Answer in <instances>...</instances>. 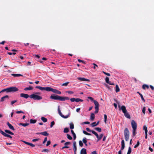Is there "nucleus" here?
<instances>
[{"label": "nucleus", "instance_id": "nucleus-48", "mask_svg": "<svg viewBox=\"0 0 154 154\" xmlns=\"http://www.w3.org/2000/svg\"><path fill=\"white\" fill-rule=\"evenodd\" d=\"M5 137H9L10 138H12V137L10 135L7 134H6L5 135Z\"/></svg>", "mask_w": 154, "mask_h": 154}, {"label": "nucleus", "instance_id": "nucleus-60", "mask_svg": "<svg viewBox=\"0 0 154 154\" xmlns=\"http://www.w3.org/2000/svg\"><path fill=\"white\" fill-rule=\"evenodd\" d=\"M109 84L111 85H114V83L113 82H111L110 81H109V83H108Z\"/></svg>", "mask_w": 154, "mask_h": 154}, {"label": "nucleus", "instance_id": "nucleus-29", "mask_svg": "<svg viewBox=\"0 0 154 154\" xmlns=\"http://www.w3.org/2000/svg\"><path fill=\"white\" fill-rule=\"evenodd\" d=\"M95 129L99 132H101L102 131L101 128L99 127L96 128H95Z\"/></svg>", "mask_w": 154, "mask_h": 154}, {"label": "nucleus", "instance_id": "nucleus-2", "mask_svg": "<svg viewBox=\"0 0 154 154\" xmlns=\"http://www.w3.org/2000/svg\"><path fill=\"white\" fill-rule=\"evenodd\" d=\"M50 98L53 100H59L64 101L66 100H69V98L67 97H62L54 94H52L50 97Z\"/></svg>", "mask_w": 154, "mask_h": 154}, {"label": "nucleus", "instance_id": "nucleus-23", "mask_svg": "<svg viewBox=\"0 0 154 154\" xmlns=\"http://www.w3.org/2000/svg\"><path fill=\"white\" fill-rule=\"evenodd\" d=\"M95 118L94 114V113H92L91 114L90 119L92 120H93Z\"/></svg>", "mask_w": 154, "mask_h": 154}, {"label": "nucleus", "instance_id": "nucleus-44", "mask_svg": "<svg viewBox=\"0 0 154 154\" xmlns=\"http://www.w3.org/2000/svg\"><path fill=\"white\" fill-rule=\"evenodd\" d=\"M91 125L92 127H94L95 126H96V122H94L92 123V124H91Z\"/></svg>", "mask_w": 154, "mask_h": 154}, {"label": "nucleus", "instance_id": "nucleus-33", "mask_svg": "<svg viewBox=\"0 0 154 154\" xmlns=\"http://www.w3.org/2000/svg\"><path fill=\"white\" fill-rule=\"evenodd\" d=\"M69 131V128H64L63 131V132L65 133H68Z\"/></svg>", "mask_w": 154, "mask_h": 154}, {"label": "nucleus", "instance_id": "nucleus-41", "mask_svg": "<svg viewBox=\"0 0 154 154\" xmlns=\"http://www.w3.org/2000/svg\"><path fill=\"white\" fill-rule=\"evenodd\" d=\"M79 145L81 147H82L83 146V144L81 140L79 141Z\"/></svg>", "mask_w": 154, "mask_h": 154}, {"label": "nucleus", "instance_id": "nucleus-25", "mask_svg": "<svg viewBox=\"0 0 154 154\" xmlns=\"http://www.w3.org/2000/svg\"><path fill=\"white\" fill-rule=\"evenodd\" d=\"M42 135L45 136H48L49 135V134L47 133V131H44L43 132H41Z\"/></svg>", "mask_w": 154, "mask_h": 154}, {"label": "nucleus", "instance_id": "nucleus-18", "mask_svg": "<svg viewBox=\"0 0 154 154\" xmlns=\"http://www.w3.org/2000/svg\"><path fill=\"white\" fill-rule=\"evenodd\" d=\"M149 88V87L148 85L146 84H143L142 85V88L145 90L146 88H147V89H148Z\"/></svg>", "mask_w": 154, "mask_h": 154}, {"label": "nucleus", "instance_id": "nucleus-39", "mask_svg": "<svg viewBox=\"0 0 154 154\" xmlns=\"http://www.w3.org/2000/svg\"><path fill=\"white\" fill-rule=\"evenodd\" d=\"M104 122L105 124L106 123V120L107 119V116L106 114H104Z\"/></svg>", "mask_w": 154, "mask_h": 154}, {"label": "nucleus", "instance_id": "nucleus-11", "mask_svg": "<svg viewBox=\"0 0 154 154\" xmlns=\"http://www.w3.org/2000/svg\"><path fill=\"white\" fill-rule=\"evenodd\" d=\"M118 107L119 109L121 108L120 106L119 105ZM121 109L123 113H125L126 112H127V111L126 108V107L125 106L123 105L121 107Z\"/></svg>", "mask_w": 154, "mask_h": 154}, {"label": "nucleus", "instance_id": "nucleus-63", "mask_svg": "<svg viewBox=\"0 0 154 154\" xmlns=\"http://www.w3.org/2000/svg\"><path fill=\"white\" fill-rule=\"evenodd\" d=\"M51 141H47V143L46 144V146H48L51 144Z\"/></svg>", "mask_w": 154, "mask_h": 154}, {"label": "nucleus", "instance_id": "nucleus-15", "mask_svg": "<svg viewBox=\"0 0 154 154\" xmlns=\"http://www.w3.org/2000/svg\"><path fill=\"white\" fill-rule=\"evenodd\" d=\"M6 98H9L8 96L7 95H5L1 98V100H0V102H3L4 101Z\"/></svg>", "mask_w": 154, "mask_h": 154}, {"label": "nucleus", "instance_id": "nucleus-8", "mask_svg": "<svg viewBox=\"0 0 154 154\" xmlns=\"http://www.w3.org/2000/svg\"><path fill=\"white\" fill-rule=\"evenodd\" d=\"M131 125L133 129H137V124L134 120H132L131 122Z\"/></svg>", "mask_w": 154, "mask_h": 154}, {"label": "nucleus", "instance_id": "nucleus-36", "mask_svg": "<svg viewBox=\"0 0 154 154\" xmlns=\"http://www.w3.org/2000/svg\"><path fill=\"white\" fill-rule=\"evenodd\" d=\"M70 128L71 129H73L74 128V125L72 123L70 124Z\"/></svg>", "mask_w": 154, "mask_h": 154}, {"label": "nucleus", "instance_id": "nucleus-27", "mask_svg": "<svg viewBox=\"0 0 154 154\" xmlns=\"http://www.w3.org/2000/svg\"><path fill=\"white\" fill-rule=\"evenodd\" d=\"M120 89L118 85H116V92H119L120 91Z\"/></svg>", "mask_w": 154, "mask_h": 154}, {"label": "nucleus", "instance_id": "nucleus-12", "mask_svg": "<svg viewBox=\"0 0 154 154\" xmlns=\"http://www.w3.org/2000/svg\"><path fill=\"white\" fill-rule=\"evenodd\" d=\"M73 149L74 153H76L77 151V147L76 146V142L75 141H74L73 143Z\"/></svg>", "mask_w": 154, "mask_h": 154}, {"label": "nucleus", "instance_id": "nucleus-49", "mask_svg": "<svg viewBox=\"0 0 154 154\" xmlns=\"http://www.w3.org/2000/svg\"><path fill=\"white\" fill-rule=\"evenodd\" d=\"M55 122L54 121H52L51 122V124L50 125V127L52 128L53 126L54 125Z\"/></svg>", "mask_w": 154, "mask_h": 154}, {"label": "nucleus", "instance_id": "nucleus-13", "mask_svg": "<svg viewBox=\"0 0 154 154\" xmlns=\"http://www.w3.org/2000/svg\"><path fill=\"white\" fill-rule=\"evenodd\" d=\"M77 79L81 81H88L89 82L90 80L88 79H86L85 78H81V77H78L77 78Z\"/></svg>", "mask_w": 154, "mask_h": 154}, {"label": "nucleus", "instance_id": "nucleus-6", "mask_svg": "<svg viewBox=\"0 0 154 154\" xmlns=\"http://www.w3.org/2000/svg\"><path fill=\"white\" fill-rule=\"evenodd\" d=\"M94 103L95 105V113H97L98 112L99 104L98 102L96 100L94 101Z\"/></svg>", "mask_w": 154, "mask_h": 154}, {"label": "nucleus", "instance_id": "nucleus-46", "mask_svg": "<svg viewBox=\"0 0 154 154\" xmlns=\"http://www.w3.org/2000/svg\"><path fill=\"white\" fill-rule=\"evenodd\" d=\"M121 146H125L124 140H122L121 142Z\"/></svg>", "mask_w": 154, "mask_h": 154}, {"label": "nucleus", "instance_id": "nucleus-1", "mask_svg": "<svg viewBox=\"0 0 154 154\" xmlns=\"http://www.w3.org/2000/svg\"><path fill=\"white\" fill-rule=\"evenodd\" d=\"M36 88L38 89L41 91L45 90L47 91H52L53 93L57 94H61V91L56 89H53L51 87H43L41 86H36Z\"/></svg>", "mask_w": 154, "mask_h": 154}, {"label": "nucleus", "instance_id": "nucleus-32", "mask_svg": "<svg viewBox=\"0 0 154 154\" xmlns=\"http://www.w3.org/2000/svg\"><path fill=\"white\" fill-rule=\"evenodd\" d=\"M143 129L145 130V133H147V127L146 126L144 125L143 126Z\"/></svg>", "mask_w": 154, "mask_h": 154}, {"label": "nucleus", "instance_id": "nucleus-52", "mask_svg": "<svg viewBox=\"0 0 154 154\" xmlns=\"http://www.w3.org/2000/svg\"><path fill=\"white\" fill-rule=\"evenodd\" d=\"M103 72L104 74L108 76H110V74L109 73H106L104 71H103Z\"/></svg>", "mask_w": 154, "mask_h": 154}, {"label": "nucleus", "instance_id": "nucleus-34", "mask_svg": "<svg viewBox=\"0 0 154 154\" xmlns=\"http://www.w3.org/2000/svg\"><path fill=\"white\" fill-rule=\"evenodd\" d=\"M131 152V149L130 147H129L128 148V150L127 153V154H130Z\"/></svg>", "mask_w": 154, "mask_h": 154}, {"label": "nucleus", "instance_id": "nucleus-21", "mask_svg": "<svg viewBox=\"0 0 154 154\" xmlns=\"http://www.w3.org/2000/svg\"><path fill=\"white\" fill-rule=\"evenodd\" d=\"M33 89L32 87L31 86H29V87H26L24 89L25 91H28L32 90Z\"/></svg>", "mask_w": 154, "mask_h": 154}, {"label": "nucleus", "instance_id": "nucleus-58", "mask_svg": "<svg viewBox=\"0 0 154 154\" xmlns=\"http://www.w3.org/2000/svg\"><path fill=\"white\" fill-rule=\"evenodd\" d=\"M47 137H45V139H44V141L43 142V144L45 143L47 141Z\"/></svg>", "mask_w": 154, "mask_h": 154}, {"label": "nucleus", "instance_id": "nucleus-54", "mask_svg": "<svg viewBox=\"0 0 154 154\" xmlns=\"http://www.w3.org/2000/svg\"><path fill=\"white\" fill-rule=\"evenodd\" d=\"M29 125V123H23V126L24 127H26Z\"/></svg>", "mask_w": 154, "mask_h": 154}, {"label": "nucleus", "instance_id": "nucleus-4", "mask_svg": "<svg viewBox=\"0 0 154 154\" xmlns=\"http://www.w3.org/2000/svg\"><path fill=\"white\" fill-rule=\"evenodd\" d=\"M129 132L128 128H126L124 131V134L125 140L128 141L129 137Z\"/></svg>", "mask_w": 154, "mask_h": 154}, {"label": "nucleus", "instance_id": "nucleus-5", "mask_svg": "<svg viewBox=\"0 0 154 154\" xmlns=\"http://www.w3.org/2000/svg\"><path fill=\"white\" fill-rule=\"evenodd\" d=\"M30 98L33 99L35 100H40L42 98V96L34 94L30 95Z\"/></svg>", "mask_w": 154, "mask_h": 154}, {"label": "nucleus", "instance_id": "nucleus-50", "mask_svg": "<svg viewBox=\"0 0 154 154\" xmlns=\"http://www.w3.org/2000/svg\"><path fill=\"white\" fill-rule=\"evenodd\" d=\"M78 60V61L79 62H82V63H85V61H83V60H81L79 59Z\"/></svg>", "mask_w": 154, "mask_h": 154}, {"label": "nucleus", "instance_id": "nucleus-26", "mask_svg": "<svg viewBox=\"0 0 154 154\" xmlns=\"http://www.w3.org/2000/svg\"><path fill=\"white\" fill-rule=\"evenodd\" d=\"M71 132L72 134L73 135V139L74 140H75L76 138V134H75V133L74 132L73 130H71Z\"/></svg>", "mask_w": 154, "mask_h": 154}, {"label": "nucleus", "instance_id": "nucleus-47", "mask_svg": "<svg viewBox=\"0 0 154 154\" xmlns=\"http://www.w3.org/2000/svg\"><path fill=\"white\" fill-rule=\"evenodd\" d=\"M141 97V99L142 100H143V102H145V100L144 99V98L143 97V95H142V94H140V95Z\"/></svg>", "mask_w": 154, "mask_h": 154}, {"label": "nucleus", "instance_id": "nucleus-9", "mask_svg": "<svg viewBox=\"0 0 154 154\" xmlns=\"http://www.w3.org/2000/svg\"><path fill=\"white\" fill-rule=\"evenodd\" d=\"M94 134L96 136L97 139V142L100 140L102 139V137L103 136V134H100L99 136L98 134L96 132L95 133H94Z\"/></svg>", "mask_w": 154, "mask_h": 154}, {"label": "nucleus", "instance_id": "nucleus-59", "mask_svg": "<svg viewBox=\"0 0 154 154\" xmlns=\"http://www.w3.org/2000/svg\"><path fill=\"white\" fill-rule=\"evenodd\" d=\"M70 100L71 102L75 101V98H72L70 99Z\"/></svg>", "mask_w": 154, "mask_h": 154}, {"label": "nucleus", "instance_id": "nucleus-31", "mask_svg": "<svg viewBox=\"0 0 154 154\" xmlns=\"http://www.w3.org/2000/svg\"><path fill=\"white\" fill-rule=\"evenodd\" d=\"M83 101V100L79 98H75V101L77 102H78L79 101L82 102Z\"/></svg>", "mask_w": 154, "mask_h": 154}, {"label": "nucleus", "instance_id": "nucleus-51", "mask_svg": "<svg viewBox=\"0 0 154 154\" xmlns=\"http://www.w3.org/2000/svg\"><path fill=\"white\" fill-rule=\"evenodd\" d=\"M88 98L90 99L91 101H93L94 102V99L93 97H88Z\"/></svg>", "mask_w": 154, "mask_h": 154}, {"label": "nucleus", "instance_id": "nucleus-14", "mask_svg": "<svg viewBox=\"0 0 154 154\" xmlns=\"http://www.w3.org/2000/svg\"><path fill=\"white\" fill-rule=\"evenodd\" d=\"M7 124L8 125V126L9 127V128L10 129H11L13 131L15 130V129L14 128V127L11 124H10L8 122L7 123Z\"/></svg>", "mask_w": 154, "mask_h": 154}, {"label": "nucleus", "instance_id": "nucleus-64", "mask_svg": "<svg viewBox=\"0 0 154 154\" xmlns=\"http://www.w3.org/2000/svg\"><path fill=\"white\" fill-rule=\"evenodd\" d=\"M91 154H97V152L96 151H94L91 152Z\"/></svg>", "mask_w": 154, "mask_h": 154}, {"label": "nucleus", "instance_id": "nucleus-37", "mask_svg": "<svg viewBox=\"0 0 154 154\" xmlns=\"http://www.w3.org/2000/svg\"><path fill=\"white\" fill-rule=\"evenodd\" d=\"M67 138L69 139L70 140H71L72 139V137L69 134H67Z\"/></svg>", "mask_w": 154, "mask_h": 154}, {"label": "nucleus", "instance_id": "nucleus-53", "mask_svg": "<svg viewBox=\"0 0 154 154\" xmlns=\"http://www.w3.org/2000/svg\"><path fill=\"white\" fill-rule=\"evenodd\" d=\"M145 110H146L145 107L144 106V107H143V109H142V112H143V113L144 114H145Z\"/></svg>", "mask_w": 154, "mask_h": 154}, {"label": "nucleus", "instance_id": "nucleus-62", "mask_svg": "<svg viewBox=\"0 0 154 154\" xmlns=\"http://www.w3.org/2000/svg\"><path fill=\"white\" fill-rule=\"evenodd\" d=\"M66 92H67L69 94H73V91H67Z\"/></svg>", "mask_w": 154, "mask_h": 154}, {"label": "nucleus", "instance_id": "nucleus-35", "mask_svg": "<svg viewBox=\"0 0 154 154\" xmlns=\"http://www.w3.org/2000/svg\"><path fill=\"white\" fill-rule=\"evenodd\" d=\"M139 145H140V142H139V140H138L136 144L134 146V148H137V147H138L139 146Z\"/></svg>", "mask_w": 154, "mask_h": 154}, {"label": "nucleus", "instance_id": "nucleus-56", "mask_svg": "<svg viewBox=\"0 0 154 154\" xmlns=\"http://www.w3.org/2000/svg\"><path fill=\"white\" fill-rule=\"evenodd\" d=\"M70 142H67L65 143L64 145L66 146L67 145H69L70 144Z\"/></svg>", "mask_w": 154, "mask_h": 154}, {"label": "nucleus", "instance_id": "nucleus-61", "mask_svg": "<svg viewBox=\"0 0 154 154\" xmlns=\"http://www.w3.org/2000/svg\"><path fill=\"white\" fill-rule=\"evenodd\" d=\"M90 124V122H85L82 123V124Z\"/></svg>", "mask_w": 154, "mask_h": 154}, {"label": "nucleus", "instance_id": "nucleus-24", "mask_svg": "<svg viewBox=\"0 0 154 154\" xmlns=\"http://www.w3.org/2000/svg\"><path fill=\"white\" fill-rule=\"evenodd\" d=\"M36 120L35 119H31L30 120V123L31 124H35L36 122Z\"/></svg>", "mask_w": 154, "mask_h": 154}, {"label": "nucleus", "instance_id": "nucleus-16", "mask_svg": "<svg viewBox=\"0 0 154 154\" xmlns=\"http://www.w3.org/2000/svg\"><path fill=\"white\" fill-rule=\"evenodd\" d=\"M81 154H87L86 150L85 149L83 148L81 150Z\"/></svg>", "mask_w": 154, "mask_h": 154}, {"label": "nucleus", "instance_id": "nucleus-38", "mask_svg": "<svg viewBox=\"0 0 154 154\" xmlns=\"http://www.w3.org/2000/svg\"><path fill=\"white\" fill-rule=\"evenodd\" d=\"M83 133L84 134L88 135H91V134L90 133H88L85 131H83Z\"/></svg>", "mask_w": 154, "mask_h": 154}, {"label": "nucleus", "instance_id": "nucleus-40", "mask_svg": "<svg viewBox=\"0 0 154 154\" xmlns=\"http://www.w3.org/2000/svg\"><path fill=\"white\" fill-rule=\"evenodd\" d=\"M17 100H12L11 102V104L12 105H13L15 103L17 102Z\"/></svg>", "mask_w": 154, "mask_h": 154}, {"label": "nucleus", "instance_id": "nucleus-19", "mask_svg": "<svg viewBox=\"0 0 154 154\" xmlns=\"http://www.w3.org/2000/svg\"><path fill=\"white\" fill-rule=\"evenodd\" d=\"M124 116H125V117L126 118H128V119H130L131 118V116L127 112H126L125 113H124Z\"/></svg>", "mask_w": 154, "mask_h": 154}, {"label": "nucleus", "instance_id": "nucleus-42", "mask_svg": "<svg viewBox=\"0 0 154 154\" xmlns=\"http://www.w3.org/2000/svg\"><path fill=\"white\" fill-rule=\"evenodd\" d=\"M105 81L106 83H109V77H106L105 78Z\"/></svg>", "mask_w": 154, "mask_h": 154}, {"label": "nucleus", "instance_id": "nucleus-30", "mask_svg": "<svg viewBox=\"0 0 154 154\" xmlns=\"http://www.w3.org/2000/svg\"><path fill=\"white\" fill-rule=\"evenodd\" d=\"M133 129V136H135L137 134V132H136V130L137 129Z\"/></svg>", "mask_w": 154, "mask_h": 154}, {"label": "nucleus", "instance_id": "nucleus-7", "mask_svg": "<svg viewBox=\"0 0 154 154\" xmlns=\"http://www.w3.org/2000/svg\"><path fill=\"white\" fill-rule=\"evenodd\" d=\"M58 113H59V114L64 119H66V118H68L69 117V115L70 114V113H69L68 114V115H66V116H65L61 113V111H60V109L59 106H58Z\"/></svg>", "mask_w": 154, "mask_h": 154}, {"label": "nucleus", "instance_id": "nucleus-3", "mask_svg": "<svg viewBox=\"0 0 154 154\" xmlns=\"http://www.w3.org/2000/svg\"><path fill=\"white\" fill-rule=\"evenodd\" d=\"M18 89L16 87H12L2 90L0 92V93L4 91H6L7 92H16L18 91Z\"/></svg>", "mask_w": 154, "mask_h": 154}, {"label": "nucleus", "instance_id": "nucleus-43", "mask_svg": "<svg viewBox=\"0 0 154 154\" xmlns=\"http://www.w3.org/2000/svg\"><path fill=\"white\" fill-rule=\"evenodd\" d=\"M69 83V82H66L65 83H63L61 85L62 86H67L68 84Z\"/></svg>", "mask_w": 154, "mask_h": 154}, {"label": "nucleus", "instance_id": "nucleus-55", "mask_svg": "<svg viewBox=\"0 0 154 154\" xmlns=\"http://www.w3.org/2000/svg\"><path fill=\"white\" fill-rule=\"evenodd\" d=\"M16 112L17 114H19V113H24L23 111H17Z\"/></svg>", "mask_w": 154, "mask_h": 154}, {"label": "nucleus", "instance_id": "nucleus-45", "mask_svg": "<svg viewBox=\"0 0 154 154\" xmlns=\"http://www.w3.org/2000/svg\"><path fill=\"white\" fill-rule=\"evenodd\" d=\"M0 133L5 136L6 134V133H5L4 131H2L1 129H0Z\"/></svg>", "mask_w": 154, "mask_h": 154}, {"label": "nucleus", "instance_id": "nucleus-20", "mask_svg": "<svg viewBox=\"0 0 154 154\" xmlns=\"http://www.w3.org/2000/svg\"><path fill=\"white\" fill-rule=\"evenodd\" d=\"M82 142L85 144V145L86 146H88L87 144V140L86 138L84 137L83 138L82 140Z\"/></svg>", "mask_w": 154, "mask_h": 154}, {"label": "nucleus", "instance_id": "nucleus-57", "mask_svg": "<svg viewBox=\"0 0 154 154\" xmlns=\"http://www.w3.org/2000/svg\"><path fill=\"white\" fill-rule=\"evenodd\" d=\"M42 152H49V150L48 149H44L42 151Z\"/></svg>", "mask_w": 154, "mask_h": 154}, {"label": "nucleus", "instance_id": "nucleus-22", "mask_svg": "<svg viewBox=\"0 0 154 154\" xmlns=\"http://www.w3.org/2000/svg\"><path fill=\"white\" fill-rule=\"evenodd\" d=\"M86 130L87 131L89 132H91L93 134H94V133L95 132V131H94L91 130H90L89 128H86Z\"/></svg>", "mask_w": 154, "mask_h": 154}, {"label": "nucleus", "instance_id": "nucleus-10", "mask_svg": "<svg viewBox=\"0 0 154 154\" xmlns=\"http://www.w3.org/2000/svg\"><path fill=\"white\" fill-rule=\"evenodd\" d=\"M20 97H23L25 99H27L29 97L30 98V95H29L27 94L21 93L20 94Z\"/></svg>", "mask_w": 154, "mask_h": 154}, {"label": "nucleus", "instance_id": "nucleus-28", "mask_svg": "<svg viewBox=\"0 0 154 154\" xmlns=\"http://www.w3.org/2000/svg\"><path fill=\"white\" fill-rule=\"evenodd\" d=\"M41 120L43 121L44 122H46L47 121V119L46 118L42 117L41 118Z\"/></svg>", "mask_w": 154, "mask_h": 154}, {"label": "nucleus", "instance_id": "nucleus-17", "mask_svg": "<svg viewBox=\"0 0 154 154\" xmlns=\"http://www.w3.org/2000/svg\"><path fill=\"white\" fill-rule=\"evenodd\" d=\"M11 75L14 77H18L19 76H23V75L19 74H12Z\"/></svg>", "mask_w": 154, "mask_h": 154}]
</instances>
